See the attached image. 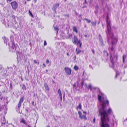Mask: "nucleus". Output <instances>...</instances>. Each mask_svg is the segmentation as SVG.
<instances>
[{
  "mask_svg": "<svg viewBox=\"0 0 127 127\" xmlns=\"http://www.w3.org/2000/svg\"><path fill=\"white\" fill-rule=\"evenodd\" d=\"M109 104V101L107 100L102 101L101 108L99 111V114L100 116L101 123L100 124L101 127H110L108 123L104 124L106 122L109 121V119L108 116L111 114V112L110 108H109L107 111L105 109L106 104L108 105Z\"/></svg>",
  "mask_w": 127,
  "mask_h": 127,
  "instance_id": "nucleus-1",
  "label": "nucleus"
},
{
  "mask_svg": "<svg viewBox=\"0 0 127 127\" xmlns=\"http://www.w3.org/2000/svg\"><path fill=\"white\" fill-rule=\"evenodd\" d=\"M74 41L73 42L77 46H78V44H79V48H81L82 45V43L80 40H79L78 38L75 35H74L73 37Z\"/></svg>",
  "mask_w": 127,
  "mask_h": 127,
  "instance_id": "nucleus-2",
  "label": "nucleus"
},
{
  "mask_svg": "<svg viewBox=\"0 0 127 127\" xmlns=\"http://www.w3.org/2000/svg\"><path fill=\"white\" fill-rule=\"evenodd\" d=\"M106 22L107 26V29L108 31V33L110 34H111V36L110 37L111 38H113L114 36V34L113 33H112L111 31H110L109 28H111L110 22L109 21H107Z\"/></svg>",
  "mask_w": 127,
  "mask_h": 127,
  "instance_id": "nucleus-3",
  "label": "nucleus"
},
{
  "mask_svg": "<svg viewBox=\"0 0 127 127\" xmlns=\"http://www.w3.org/2000/svg\"><path fill=\"white\" fill-rule=\"evenodd\" d=\"M10 5L12 9L16 10L18 7V4L16 1H14L10 3Z\"/></svg>",
  "mask_w": 127,
  "mask_h": 127,
  "instance_id": "nucleus-4",
  "label": "nucleus"
},
{
  "mask_svg": "<svg viewBox=\"0 0 127 127\" xmlns=\"http://www.w3.org/2000/svg\"><path fill=\"white\" fill-rule=\"evenodd\" d=\"M24 98V96H23L20 99L18 106H17V108L18 110H19L22 103L23 101Z\"/></svg>",
  "mask_w": 127,
  "mask_h": 127,
  "instance_id": "nucleus-5",
  "label": "nucleus"
},
{
  "mask_svg": "<svg viewBox=\"0 0 127 127\" xmlns=\"http://www.w3.org/2000/svg\"><path fill=\"white\" fill-rule=\"evenodd\" d=\"M80 118L81 119H83L85 120H86L87 119V118L86 115H83L82 113L80 111H79L78 112Z\"/></svg>",
  "mask_w": 127,
  "mask_h": 127,
  "instance_id": "nucleus-6",
  "label": "nucleus"
},
{
  "mask_svg": "<svg viewBox=\"0 0 127 127\" xmlns=\"http://www.w3.org/2000/svg\"><path fill=\"white\" fill-rule=\"evenodd\" d=\"M79 80L77 81V86L76 88V84L75 83H74L73 85V88H75V90L76 91H79L80 89V87L79 85Z\"/></svg>",
  "mask_w": 127,
  "mask_h": 127,
  "instance_id": "nucleus-7",
  "label": "nucleus"
},
{
  "mask_svg": "<svg viewBox=\"0 0 127 127\" xmlns=\"http://www.w3.org/2000/svg\"><path fill=\"white\" fill-rule=\"evenodd\" d=\"M64 70L66 73L67 75H69L71 74V70L70 68L68 67H65Z\"/></svg>",
  "mask_w": 127,
  "mask_h": 127,
  "instance_id": "nucleus-8",
  "label": "nucleus"
},
{
  "mask_svg": "<svg viewBox=\"0 0 127 127\" xmlns=\"http://www.w3.org/2000/svg\"><path fill=\"white\" fill-rule=\"evenodd\" d=\"M44 86L45 90L47 91H48L49 90V88L48 85L46 83H45Z\"/></svg>",
  "mask_w": 127,
  "mask_h": 127,
  "instance_id": "nucleus-9",
  "label": "nucleus"
},
{
  "mask_svg": "<svg viewBox=\"0 0 127 127\" xmlns=\"http://www.w3.org/2000/svg\"><path fill=\"white\" fill-rule=\"evenodd\" d=\"M58 93L59 94V97L61 101H62V95L60 89H59L58 91Z\"/></svg>",
  "mask_w": 127,
  "mask_h": 127,
  "instance_id": "nucleus-10",
  "label": "nucleus"
},
{
  "mask_svg": "<svg viewBox=\"0 0 127 127\" xmlns=\"http://www.w3.org/2000/svg\"><path fill=\"white\" fill-rule=\"evenodd\" d=\"M110 62L112 63V65L114 66V62L113 60V58H112L111 55L110 56Z\"/></svg>",
  "mask_w": 127,
  "mask_h": 127,
  "instance_id": "nucleus-11",
  "label": "nucleus"
},
{
  "mask_svg": "<svg viewBox=\"0 0 127 127\" xmlns=\"http://www.w3.org/2000/svg\"><path fill=\"white\" fill-rule=\"evenodd\" d=\"M59 6V4L58 3H56L55 5H53L54 8L56 9Z\"/></svg>",
  "mask_w": 127,
  "mask_h": 127,
  "instance_id": "nucleus-12",
  "label": "nucleus"
},
{
  "mask_svg": "<svg viewBox=\"0 0 127 127\" xmlns=\"http://www.w3.org/2000/svg\"><path fill=\"white\" fill-rule=\"evenodd\" d=\"M73 32H75L76 33H77L78 31L77 30V28L75 27L74 26L73 27Z\"/></svg>",
  "mask_w": 127,
  "mask_h": 127,
  "instance_id": "nucleus-13",
  "label": "nucleus"
},
{
  "mask_svg": "<svg viewBox=\"0 0 127 127\" xmlns=\"http://www.w3.org/2000/svg\"><path fill=\"white\" fill-rule=\"evenodd\" d=\"M98 99L99 101L100 102L101 101V99L103 98V97H101V96L99 95H98ZM103 98H104V97H103Z\"/></svg>",
  "mask_w": 127,
  "mask_h": 127,
  "instance_id": "nucleus-14",
  "label": "nucleus"
},
{
  "mask_svg": "<svg viewBox=\"0 0 127 127\" xmlns=\"http://www.w3.org/2000/svg\"><path fill=\"white\" fill-rule=\"evenodd\" d=\"M20 122H21L22 123H23L24 124H26V122L25 120L23 118H22Z\"/></svg>",
  "mask_w": 127,
  "mask_h": 127,
  "instance_id": "nucleus-15",
  "label": "nucleus"
},
{
  "mask_svg": "<svg viewBox=\"0 0 127 127\" xmlns=\"http://www.w3.org/2000/svg\"><path fill=\"white\" fill-rule=\"evenodd\" d=\"M81 108H82L81 105V104L80 103V104H79V105L77 107L76 109L77 110H78L79 109H81Z\"/></svg>",
  "mask_w": 127,
  "mask_h": 127,
  "instance_id": "nucleus-16",
  "label": "nucleus"
},
{
  "mask_svg": "<svg viewBox=\"0 0 127 127\" xmlns=\"http://www.w3.org/2000/svg\"><path fill=\"white\" fill-rule=\"evenodd\" d=\"M22 89L23 90H26V87L25 85L23 84L22 87Z\"/></svg>",
  "mask_w": 127,
  "mask_h": 127,
  "instance_id": "nucleus-17",
  "label": "nucleus"
},
{
  "mask_svg": "<svg viewBox=\"0 0 127 127\" xmlns=\"http://www.w3.org/2000/svg\"><path fill=\"white\" fill-rule=\"evenodd\" d=\"M84 82L83 80H82L81 82V85L82 86L81 88L82 89L83 88V85L84 84Z\"/></svg>",
  "mask_w": 127,
  "mask_h": 127,
  "instance_id": "nucleus-18",
  "label": "nucleus"
},
{
  "mask_svg": "<svg viewBox=\"0 0 127 127\" xmlns=\"http://www.w3.org/2000/svg\"><path fill=\"white\" fill-rule=\"evenodd\" d=\"M54 29L55 30L57 31V33H58L59 31L58 28L57 27H54Z\"/></svg>",
  "mask_w": 127,
  "mask_h": 127,
  "instance_id": "nucleus-19",
  "label": "nucleus"
},
{
  "mask_svg": "<svg viewBox=\"0 0 127 127\" xmlns=\"http://www.w3.org/2000/svg\"><path fill=\"white\" fill-rule=\"evenodd\" d=\"M74 68L75 70H77L78 69V68L77 66L75 65L74 67Z\"/></svg>",
  "mask_w": 127,
  "mask_h": 127,
  "instance_id": "nucleus-20",
  "label": "nucleus"
},
{
  "mask_svg": "<svg viewBox=\"0 0 127 127\" xmlns=\"http://www.w3.org/2000/svg\"><path fill=\"white\" fill-rule=\"evenodd\" d=\"M126 57V55L124 54L123 56V63L125 62V58Z\"/></svg>",
  "mask_w": 127,
  "mask_h": 127,
  "instance_id": "nucleus-21",
  "label": "nucleus"
},
{
  "mask_svg": "<svg viewBox=\"0 0 127 127\" xmlns=\"http://www.w3.org/2000/svg\"><path fill=\"white\" fill-rule=\"evenodd\" d=\"M29 13L30 15L31 16L32 18H33V16L30 10L29 11Z\"/></svg>",
  "mask_w": 127,
  "mask_h": 127,
  "instance_id": "nucleus-22",
  "label": "nucleus"
},
{
  "mask_svg": "<svg viewBox=\"0 0 127 127\" xmlns=\"http://www.w3.org/2000/svg\"><path fill=\"white\" fill-rule=\"evenodd\" d=\"M91 23L92 24V25L93 26H95L96 25V22H91Z\"/></svg>",
  "mask_w": 127,
  "mask_h": 127,
  "instance_id": "nucleus-23",
  "label": "nucleus"
},
{
  "mask_svg": "<svg viewBox=\"0 0 127 127\" xmlns=\"http://www.w3.org/2000/svg\"><path fill=\"white\" fill-rule=\"evenodd\" d=\"M84 19L88 23H90L91 22V21L90 20H88L86 18H85Z\"/></svg>",
  "mask_w": 127,
  "mask_h": 127,
  "instance_id": "nucleus-24",
  "label": "nucleus"
},
{
  "mask_svg": "<svg viewBox=\"0 0 127 127\" xmlns=\"http://www.w3.org/2000/svg\"><path fill=\"white\" fill-rule=\"evenodd\" d=\"M88 89H90L91 90H92V86L91 84H90L89 85L88 87Z\"/></svg>",
  "mask_w": 127,
  "mask_h": 127,
  "instance_id": "nucleus-25",
  "label": "nucleus"
},
{
  "mask_svg": "<svg viewBox=\"0 0 127 127\" xmlns=\"http://www.w3.org/2000/svg\"><path fill=\"white\" fill-rule=\"evenodd\" d=\"M81 52V50H78L76 53V54L78 55Z\"/></svg>",
  "mask_w": 127,
  "mask_h": 127,
  "instance_id": "nucleus-26",
  "label": "nucleus"
},
{
  "mask_svg": "<svg viewBox=\"0 0 127 127\" xmlns=\"http://www.w3.org/2000/svg\"><path fill=\"white\" fill-rule=\"evenodd\" d=\"M100 42L102 46H104V45L103 43V40Z\"/></svg>",
  "mask_w": 127,
  "mask_h": 127,
  "instance_id": "nucleus-27",
  "label": "nucleus"
},
{
  "mask_svg": "<svg viewBox=\"0 0 127 127\" xmlns=\"http://www.w3.org/2000/svg\"><path fill=\"white\" fill-rule=\"evenodd\" d=\"M109 17L108 16V15H107L106 17V22H107V21H108V19H109Z\"/></svg>",
  "mask_w": 127,
  "mask_h": 127,
  "instance_id": "nucleus-28",
  "label": "nucleus"
},
{
  "mask_svg": "<svg viewBox=\"0 0 127 127\" xmlns=\"http://www.w3.org/2000/svg\"><path fill=\"white\" fill-rule=\"evenodd\" d=\"M104 52L105 53H106V54H107L106 56L107 57H108V52L107 51H104Z\"/></svg>",
  "mask_w": 127,
  "mask_h": 127,
  "instance_id": "nucleus-29",
  "label": "nucleus"
},
{
  "mask_svg": "<svg viewBox=\"0 0 127 127\" xmlns=\"http://www.w3.org/2000/svg\"><path fill=\"white\" fill-rule=\"evenodd\" d=\"M47 45V43L45 40L44 41V46L46 45Z\"/></svg>",
  "mask_w": 127,
  "mask_h": 127,
  "instance_id": "nucleus-30",
  "label": "nucleus"
},
{
  "mask_svg": "<svg viewBox=\"0 0 127 127\" xmlns=\"http://www.w3.org/2000/svg\"><path fill=\"white\" fill-rule=\"evenodd\" d=\"M49 63V61L48 59H47L46 61V63L47 64H48Z\"/></svg>",
  "mask_w": 127,
  "mask_h": 127,
  "instance_id": "nucleus-31",
  "label": "nucleus"
},
{
  "mask_svg": "<svg viewBox=\"0 0 127 127\" xmlns=\"http://www.w3.org/2000/svg\"><path fill=\"white\" fill-rule=\"evenodd\" d=\"M99 41L100 42L103 41V40L102 38L101 37L100 38H99Z\"/></svg>",
  "mask_w": 127,
  "mask_h": 127,
  "instance_id": "nucleus-32",
  "label": "nucleus"
},
{
  "mask_svg": "<svg viewBox=\"0 0 127 127\" xmlns=\"http://www.w3.org/2000/svg\"><path fill=\"white\" fill-rule=\"evenodd\" d=\"M10 87L11 89H12V84H10Z\"/></svg>",
  "mask_w": 127,
  "mask_h": 127,
  "instance_id": "nucleus-33",
  "label": "nucleus"
},
{
  "mask_svg": "<svg viewBox=\"0 0 127 127\" xmlns=\"http://www.w3.org/2000/svg\"><path fill=\"white\" fill-rule=\"evenodd\" d=\"M83 113L85 114V115H86V111H83Z\"/></svg>",
  "mask_w": 127,
  "mask_h": 127,
  "instance_id": "nucleus-34",
  "label": "nucleus"
},
{
  "mask_svg": "<svg viewBox=\"0 0 127 127\" xmlns=\"http://www.w3.org/2000/svg\"><path fill=\"white\" fill-rule=\"evenodd\" d=\"M95 118H94L93 120V122L94 123H95Z\"/></svg>",
  "mask_w": 127,
  "mask_h": 127,
  "instance_id": "nucleus-35",
  "label": "nucleus"
},
{
  "mask_svg": "<svg viewBox=\"0 0 127 127\" xmlns=\"http://www.w3.org/2000/svg\"><path fill=\"white\" fill-rule=\"evenodd\" d=\"M12 0H7V2H8L11 1Z\"/></svg>",
  "mask_w": 127,
  "mask_h": 127,
  "instance_id": "nucleus-36",
  "label": "nucleus"
},
{
  "mask_svg": "<svg viewBox=\"0 0 127 127\" xmlns=\"http://www.w3.org/2000/svg\"><path fill=\"white\" fill-rule=\"evenodd\" d=\"M113 47H112L111 48V50H112V51H113Z\"/></svg>",
  "mask_w": 127,
  "mask_h": 127,
  "instance_id": "nucleus-37",
  "label": "nucleus"
},
{
  "mask_svg": "<svg viewBox=\"0 0 127 127\" xmlns=\"http://www.w3.org/2000/svg\"><path fill=\"white\" fill-rule=\"evenodd\" d=\"M64 15L65 16H66L67 17H69V15L68 14H67V15Z\"/></svg>",
  "mask_w": 127,
  "mask_h": 127,
  "instance_id": "nucleus-38",
  "label": "nucleus"
},
{
  "mask_svg": "<svg viewBox=\"0 0 127 127\" xmlns=\"http://www.w3.org/2000/svg\"><path fill=\"white\" fill-rule=\"evenodd\" d=\"M34 62L35 63L37 64V62H36V61L35 60H34Z\"/></svg>",
  "mask_w": 127,
  "mask_h": 127,
  "instance_id": "nucleus-39",
  "label": "nucleus"
},
{
  "mask_svg": "<svg viewBox=\"0 0 127 127\" xmlns=\"http://www.w3.org/2000/svg\"><path fill=\"white\" fill-rule=\"evenodd\" d=\"M92 52H93V54H95V51L94 50H92Z\"/></svg>",
  "mask_w": 127,
  "mask_h": 127,
  "instance_id": "nucleus-40",
  "label": "nucleus"
},
{
  "mask_svg": "<svg viewBox=\"0 0 127 127\" xmlns=\"http://www.w3.org/2000/svg\"><path fill=\"white\" fill-rule=\"evenodd\" d=\"M87 7V6H84L82 7V8H83L85 7Z\"/></svg>",
  "mask_w": 127,
  "mask_h": 127,
  "instance_id": "nucleus-41",
  "label": "nucleus"
},
{
  "mask_svg": "<svg viewBox=\"0 0 127 127\" xmlns=\"http://www.w3.org/2000/svg\"><path fill=\"white\" fill-rule=\"evenodd\" d=\"M84 36L86 38L87 37V35L86 34H85L84 35Z\"/></svg>",
  "mask_w": 127,
  "mask_h": 127,
  "instance_id": "nucleus-42",
  "label": "nucleus"
},
{
  "mask_svg": "<svg viewBox=\"0 0 127 127\" xmlns=\"http://www.w3.org/2000/svg\"><path fill=\"white\" fill-rule=\"evenodd\" d=\"M116 59L117 60L118 59V56H116Z\"/></svg>",
  "mask_w": 127,
  "mask_h": 127,
  "instance_id": "nucleus-43",
  "label": "nucleus"
},
{
  "mask_svg": "<svg viewBox=\"0 0 127 127\" xmlns=\"http://www.w3.org/2000/svg\"><path fill=\"white\" fill-rule=\"evenodd\" d=\"M84 73H85V70H84L83 72V74L82 75V76H83L84 74Z\"/></svg>",
  "mask_w": 127,
  "mask_h": 127,
  "instance_id": "nucleus-44",
  "label": "nucleus"
},
{
  "mask_svg": "<svg viewBox=\"0 0 127 127\" xmlns=\"http://www.w3.org/2000/svg\"><path fill=\"white\" fill-rule=\"evenodd\" d=\"M99 38H100L101 37L102 38V37H101V35H100V34H99Z\"/></svg>",
  "mask_w": 127,
  "mask_h": 127,
  "instance_id": "nucleus-45",
  "label": "nucleus"
},
{
  "mask_svg": "<svg viewBox=\"0 0 127 127\" xmlns=\"http://www.w3.org/2000/svg\"><path fill=\"white\" fill-rule=\"evenodd\" d=\"M85 4H86L87 3V2H86V0H85Z\"/></svg>",
  "mask_w": 127,
  "mask_h": 127,
  "instance_id": "nucleus-46",
  "label": "nucleus"
},
{
  "mask_svg": "<svg viewBox=\"0 0 127 127\" xmlns=\"http://www.w3.org/2000/svg\"><path fill=\"white\" fill-rule=\"evenodd\" d=\"M43 66H44L45 67L46 66V65H45V64H43Z\"/></svg>",
  "mask_w": 127,
  "mask_h": 127,
  "instance_id": "nucleus-47",
  "label": "nucleus"
},
{
  "mask_svg": "<svg viewBox=\"0 0 127 127\" xmlns=\"http://www.w3.org/2000/svg\"><path fill=\"white\" fill-rule=\"evenodd\" d=\"M66 54H67V55L68 56H69V53H67Z\"/></svg>",
  "mask_w": 127,
  "mask_h": 127,
  "instance_id": "nucleus-48",
  "label": "nucleus"
},
{
  "mask_svg": "<svg viewBox=\"0 0 127 127\" xmlns=\"http://www.w3.org/2000/svg\"><path fill=\"white\" fill-rule=\"evenodd\" d=\"M34 101H32V105H34Z\"/></svg>",
  "mask_w": 127,
  "mask_h": 127,
  "instance_id": "nucleus-49",
  "label": "nucleus"
},
{
  "mask_svg": "<svg viewBox=\"0 0 127 127\" xmlns=\"http://www.w3.org/2000/svg\"><path fill=\"white\" fill-rule=\"evenodd\" d=\"M2 97L0 98V100H1L2 99Z\"/></svg>",
  "mask_w": 127,
  "mask_h": 127,
  "instance_id": "nucleus-50",
  "label": "nucleus"
},
{
  "mask_svg": "<svg viewBox=\"0 0 127 127\" xmlns=\"http://www.w3.org/2000/svg\"><path fill=\"white\" fill-rule=\"evenodd\" d=\"M75 51H76L77 52V48H76V49Z\"/></svg>",
  "mask_w": 127,
  "mask_h": 127,
  "instance_id": "nucleus-51",
  "label": "nucleus"
},
{
  "mask_svg": "<svg viewBox=\"0 0 127 127\" xmlns=\"http://www.w3.org/2000/svg\"><path fill=\"white\" fill-rule=\"evenodd\" d=\"M93 89L95 90L96 89V88L95 87H94Z\"/></svg>",
  "mask_w": 127,
  "mask_h": 127,
  "instance_id": "nucleus-52",
  "label": "nucleus"
},
{
  "mask_svg": "<svg viewBox=\"0 0 127 127\" xmlns=\"http://www.w3.org/2000/svg\"><path fill=\"white\" fill-rule=\"evenodd\" d=\"M96 7L98 8V7L97 5L96 6Z\"/></svg>",
  "mask_w": 127,
  "mask_h": 127,
  "instance_id": "nucleus-53",
  "label": "nucleus"
},
{
  "mask_svg": "<svg viewBox=\"0 0 127 127\" xmlns=\"http://www.w3.org/2000/svg\"><path fill=\"white\" fill-rule=\"evenodd\" d=\"M28 127H31L29 125H28Z\"/></svg>",
  "mask_w": 127,
  "mask_h": 127,
  "instance_id": "nucleus-54",
  "label": "nucleus"
},
{
  "mask_svg": "<svg viewBox=\"0 0 127 127\" xmlns=\"http://www.w3.org/2000/svg\"><path fill=\"white\" fill-rule=\"evenodd\" d=\"M85 86L86 87H87V84H85Z\"/></svg>",
  "mask_w": 127,
  "mask_h": 127,
  "instance_id": "nucleus-55",
  "label": "nucleus"
},
{
  "mask_svg": "<svg viewBox=\"0 0 127 127\" xmlns=\"http://www.w3.org/2000/svg\"><path fill=\"white\" fill-rule=\"evenodd\" d=\"M47 127H50L49 126H47Z\"/></svg>",
  "mask_w": 127,
  "mask_h": 127,
  "instance_id": "nucleus-56",
  "label": "nucleus"
},
{
  "mask_svg": "<svg viewBox=\"0 0 127 127\" xmlns=\"http://www.w3.org/2000/svg\"><path fill=\"white\" fill-rule=\"evenodd\" d=\"M66 1V0H65L64 1L65 2Z\"/></svg>",
  "mask_w": 127,
  "mask_h": 127,
  "instance_id": "nucleus-57",
  "label": "nucleus"
},
{
  "mask_svg": "<svg viewBox=\"0 0 127 127\" xmlns=\"http://www.w3.org/2000/svg\"><path fill=\"white\" fill-rule=\"evenodd\" d=\"M46 71L47 72L48 71V70H46Z\"/></svg>",
  "mask_w": 127,
  "mask_h": 127,
  "instance_id": "nucleus-58",
  "label": "nucleus"
},
{
  "mask_svg": "<svg viewBox=\"0 0 127 127\" xmlns=\"http://www.w3.org/2000/svg\"><path fill=\"white\" fill-rule=\"evenodd\" d=\"M79 45V44H78V46Z\"/></svg>",
  "mask_w": 127,
  "mask_h": 127,
  "instance_id": "nucleus-59",
  "label": "nucleus"
},
{
  "mask_svg": "<svg viewBox=\"0 0 127 127\" xmlns=\"http://www.w3.org/2000/svg\"><path fill=\"white\" fill-rule=\"evenodd\" d=\"M25 3H26V2H25Z\"/></svg>",
  "mask_w": 127,
  "mask_h": 127,
  "instance_id": "nucleus-60",
  "label": "nucleus"
},
{
  "mask_svg": "<svg viewBox=\"0 0 127 127\" xmlns=\"http://www.w3.org/2000/svg\"><path fill=\"white\" fill-rule=\"evenodd\" d=\"M0 86H1V85H0Z\"/></svg>",
  "mask_w": 127,
  "mask_h": 127,
  "instance_id": "nucleus-61",
  "label": "nucleus"
}]
</instances>
